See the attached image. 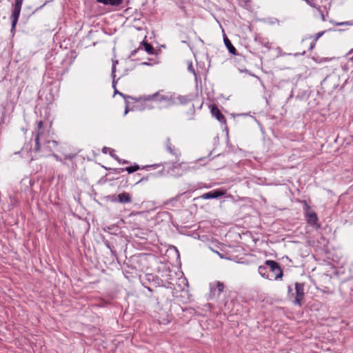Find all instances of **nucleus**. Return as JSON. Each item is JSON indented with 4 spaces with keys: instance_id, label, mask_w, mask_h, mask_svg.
<instances>
[{
    "instance_id": "37",
    "label": "nucleus",
    "mask_w": 353,
    "mask_h": 353,
    "mask_svg": "<svg viewBox=\"0 0 353 353\" xmlns=\"http://www.w3.org/2000/svg\"><path fill=\"white\" fill-rule=\"evenodd\" d=\"M318 11L319 12L320 14H321V19L322 21H325V15L323 14V12L321 10V8H318Z\"/></svg>"
},
{
    "instance_id": "52",
    "label": "nucleus",
    "mask_w": 353,
    "mask_h": 353,
    "mask_svg": "<svg viewBox=\"0 0 353 353\" xmlns=\"http://www.w3.org/2000/svg\"><path fill=\"white\" fill-rule=\"evenodd\" d=\"M136 176H137L138 177H140L141 176V174L139 173L137 174Z\"/></svg>"
},
{
    "instance_id": "10",
    "label": "nucleus",
    "mask_w": 353,
    "mask_h": 353,
    "mask_svg": "<svg viewBox=\"0 0 353 353\" xmlns=\"http://www.w3.org/2000/svg\"><path fill=\"white\" fill-rule=\"evenodd\" d=\"M140 46H143L144 50L149 54H154L156 53V50L154 47L148 41H143L141 42ZM139 51H143V48H141V46L132 50L130 53V57L135 56V54Z\"/></svg>"
},
{
    "instance_id": "43",
    "label": "nucleus",
    "mask_w": 353,
    "mask_h": 353,
    "mask_svg": "<svg viewBox=\"0 0 353 353\" xmlns=\"http://www.w3.org/2000/svg\"><path fill=\"white\" fill-rule=\"evenodd\" d=\"M172 145V143L170 142V139L168 137L166 140V143H165V146H166V149Z\"/></svg>"
},
{
    "instance_id": "31",
    "label": "nucleus",
    "mask_w": 353,
    "mask_h": 353,
    "mask_svg": "<svg viewBox=\"0 0 353 353\" xmlns=\"http://www.w3.org/2000/svg\"><path fill=\"white\" fill-rule=\"evenodd\" d=\"M117 63H118V61L117 60L114 61L113 63H112V73H111V76H112V79H115V77H116V74H115V72H116V65Z\"/></svg>"
},
{
    "instance_id": "33",
    "label": "nucleus",
    "mask_w": 353,
    "mask_h": 353,
    "mask_svg": "<svg viewBox=\"0 0 353 353\" xmlns=\"http://www.w3.org/2000/svg\"><path fill=\"white\" fill-rule=\"evenodd\" d=\"M336 26H353L352 21L334 22Z\"/></svg>"
},
{
    "instance_id": "39",
    "label": "nucleus",
    "mask_w": 353,
    "mask_h": 353,
    "mask_svg": "<svg viewBox=\"0 0 353 353\" xmlns=\"http://www.w3.org/2000/svg\"><path fill=\"white\" fill-rule=\"evenodd\" d=\"M145 108L144 106H141V107H139V105H134L133 108H132V110H143L145 109Z\"/></svg>"
},
{
    "instance_id": "51",
    "label": "nucleus",
    "mask_w": 353,
    "mask_h": 353,
    "mask_svg": "<svg viewBox=\"0 0 353 353\" xmlns=\"http://www.w3.org/2000/svg\"><path fill=\"white\" fill-rule=\"evenodd\" d=\"M305 51L303 50L302 52L299 53V54H305Z\"/></svg>"
},
{
    "instance_id": "46",
    "label": "nucleus",
    "mask_w": 353,
    "mask_h": 353,
    "mask_svg": "<svg viewBox=\"0 0 353 353\" xmlns=\"http://www.w3.org/2000/svg\"><path fill=\"white\" fill-rule=\"evenodd\" d=\"M116 83H117V82L115 81V79H112V87H113L114 90H115V89H117L116 88Z\"/></svg>"
},
{
    "instance_id": "18",
    "label": "nucleus",
    "mask_w": 353,
    "mask_h": 353,
    "mask_svg": "<svg viewBox=\"0 0 353 353\" xmlns=\"http://www.w3.org/2000/svg\"><path fill=\"white\" fill-rule=\"evenodd\" d=\"M256 43L260 44L261 46L267 48L268 50L271 48V44L268 41V39L263 38L261 36H256L254 39Z\"/></svg>"
},
{
    "instance_id": "3",
    "label": "nucleus",
    "mask_w": 353,
    "mask_h": 353,
    "mask_svg": "<svg viewBox=\"0 0 353 353\" xmlns=\"http://www.w3.org/2000/svg\"><path fill=\"white\" fill-rule=\"evenodd\" d=\"M174 93L164 92L163 90H159L153 94L144 95L139 97L141 101L154 100L159 103H163L166 106L174 105Z\"/></svg>"
},
{
    "instance_id": "26",
    "label": "nucleus",
    "mask_w": 353,
    "mask_h": 353,
    "mask_svg": "<svg viewBox=\"0 0 353 353\" xmlns=\"http://www.w3.org/2000/svg\"><path fill=\"white\" fill-rule=\"evenodd\" d=\"M332 80V77L330 76H327L321 83V85L323 89L327 88V83Z\"/></svg>"
},
{
    "instance_id": "8",
    "label": "nucleus",
    "mask_w": 353,
    "mask_h": 353,
    "mask_svg": "<svg viewBox=\"0 0 353 353\" xmlns=\"http://www.w3.org/2000/svg\"><path fill=\"white\" fill-rule=\"evenodd\" d=\"M227 194V190L224 188H217L201 194L199 199H218L224 196Z\"/></svg>"
},
{
    "instance_id": "24",
    "label": "nucleus",
    "mask_w": 353,
    "mask_h": 353,
    "mask_svg": "<svg viewBox=\"0 0 353 353\" xmlns=\"http://www.w3.org/2000/svg\"><path fill=\"white\" fill-rule=\"evenodd\" d=\"M103 168L106 170H110V173H114V174H119L125 171L124 168H108L106 167H103Z\"/></svg>"
},
{
    "instance_id": "35",
    "label": "nucleus",
    "mask_w": 353,
    "mask_h": 353,
    "mask_svg": "<svg viewBox=\"0 0 353 353\" xmlns=\"http://www.w3.org/2000/svg\"><path fill=\"white\" fill-rule=\"evenodd\" d=\"M153 175L152 174H150L149 175H148L147 176H142V177H140L139 179V180L137 181V182L136 183H140V182H142V181H148L149 177L150 176H152Z\"/></svg>"
},
{
    "instance_id": "4",
    "label": "nucleus",
    "mask_w": 353,
    "mask_h": 353,
    "mask_svg": "<svg viewBox=\"0 0 353 353\" xmlns=\"http://www.w3.org/2000/svg\"><path fill=\"white\" fill-rule=\"evenodd\" d=\"M303 204L304 214L307 223L315 229L321 228L316 213L311 208L305 200L301 201Z\"/></svg>"
},
{
    "instance_id": "1",
    "label": "nucleus",
    "mask_w": 353,
    "mask_h": 353,
    "mask_svg": "<svg viewBox=\"0 0 353 353\" xmlns=\"http://www.w3.org/2000/svg\"><path fill=\"white\" fill-rule=\"evenodd\" d=\"M148 290L153 292L149 297V302L154 312L156 313L155 318L160 324H168L172 318L170 314L172 292L165 288H159L154 290L148 288Z\"/></svg>"
},
{
    "instance_id": "30",
    "label": "nucleus",
    "mask_w": 353,
    "mask_h": 353,
    "mask_svg": "<svg viewBox=\"0 0 353 353\" xmlns=\"http://www.w3.org/2000/svg\"><path fill=\"white\" fill-rule=\"evenodd\" d=\"M308 5H310L311 7L318 9L319 6H318V4L316 3V0H304Z\"/></svg>"
},
{
    "instance_id": "22",
    "label": "nucleus",
    "mask_w": 353,
    "mask_h": 353,
    "mask_svg": "<svg viewBox=\"0 0 353 353\" xmlns=\"http://www.w3.org/2000/svg\"><path fill=\"white\" fill-rule=\"evenodd\" d=\"M140 169V167L137 164H134L133 165L128 166L126 168H124V170L127 171L128 174L133 173Z\"/></svg>"
},
{
    "instance_id": "27",
    "label": "nucleus",
    "mask_w": 353,
    "mask_h": 353,
    "mask_svg": "<svg viewBox=\"0 0 353 353\" xmlns=\"http://www.w3.org/2000/svg\"><path fill=\"white\" fill-rule=\"evenodd\" d=\"M167 150L172 154L174 155V156H178L179 154V150L177 149H175L174 147H172V145H170L169 146L168 148H167Z\"/></svg>"
},
{
    "instance_id": "5",
    "label": "nucleus",
    "mask_w": 353,
    "mask_h": 353,
    "mask_svg": "<svg viewBox=\"0 0 353 353\" xmlns=\"http://www.w3.org/2000/svg\"><path fill=\"white\" fill-rule=\"evenodd\" d=\"M295 294L292 292V289L291 286L288 287V294H291L292 298H294L292 302L294 305H297L299 306L302 305L303 301L304 299V283H295ZM292 299V297H290Z\"/></svg>"
},
{
    "instance_id": "16",
    "label": "nucleus",
    "mask_w": 353,
    "mask_h": 353,
    "mask_svg": "<svg viewBox=\"0 0 353 353\" xmlns=\"http://www.w3.org/2000/svg\"><path fill=\"white\" fill-rule=\"evenodd\" d=\"M124 0H97V2L102 3L105 6H111L119 7L123 4Z\"/></svg>"
},
{
    "instance_id": "38",
    "label": "nucleus",
    "mask_w": 353,
    "mask_h": 353,
    "mask_svg": "<svg viewBox=\"0 0 353 353\" xmlns=\"http://www.w3.org/2000/svg\"><path fill=\"white\" fill-rule=\"evenodd\" d=\"M70 56L71 59H74L77 57V52L74 50H71L70 52Z\"/></svg>"
},
{
    "instance_id": "45",
    "label": "nucleus",
    "mask_w": 353,
    "mask_h": 353,
    "mask_svg": "<svg viewBox=\"0 0 353 353\" xmlns=\"http://www.w3.org/2000/svg\"><path fill=\"white\" fill-rule=\"evenodd\" d=\"M75 156H76L75 154L65 155V159H70V160H72L73 158H74V157H75Z\"/></svg>"
},
{
    "instance_id": "53",
    "label": "nucleus",
    "mask_w": 353,
    "mask_h": 353,
    "mask_svg": "<svg viewBox=\"0 0 353 353\" xmlns=\"http://www.w3.org/2000/svg\"><path fill=\"white\" fill-rule=\"evenodd\" d=\"M182 42L185 43H188L187 41H185V40H183Z\"/></svg>"
},
{
    "instance_id": "29",
    "label": "nucleus",
    "mask_w": 353,
    "mask_h": 353,
    "mask_svg": "<svg viewBox=\"0 0 353 353\" xmlns=\"http://www.w3.org/2000/svg\"><path fill=\"white\" fill-rule=\"evenodd\" d=\"M107 201H109L112 203L118 202V195L112 194V195H108L105 197Z\"/></svg>"
},
{
    "instance_id": "48",
    "label": "nucleus",
    "mask_w": 353,
    "mask_h": 353,
    "mask_svg": "<svg viewBox=\"0 0 353 353\" xmlns=\"http://www.w3.org/2000/svg\"><path fill=\"white\" fill-rule=\"evenodd\" d=\"M346 283L349 284V285L353 284V280H349V281H347Z\"/></svg>"
},
{
    "instance_id": "12",
    "label": "nucleus",
    "mask_w": 353,
    "mask_h": 353,
    "mask_svg": "<svg viewBox=\"0 0 353 353\" xmlns=\"http://www.w3.org/2000/svg\"><path fill=\"white\" fill-rule=\"evenodd\" d=\"M212 115L215 117L221 123L226 125V119L216 105H212L210 108Z\"/></svg>"
},
{
    "instance_id": "9",
    "label": "nucleus",
    "mask_w": 353,
    "mask_h": 353,
    "mask_svg": "<svg viewBox=\"0 0 353 353\" xmlns=\"http://www.w3.org/2000/svg\"><path fill=\"white\" fill-rule=\"evenodd\" d=\"M325 32V31L324 30L322 32H319L314 35L308 36L302 39L301 43L303 45H306L308 41H310L309 45H308V50H312L316 46V43L317 40L321 37H322Z\"/></svg>"
},
{
    "instance_id": "19",
    "label": "nucleus",
    "mask_w": 353,
    "mask_h": 353,
    "mask_svg": "<svg viewBox=\"0 0 353 353\" xmlns=\"http://www.w3.org/2000/svg\"><path fill=\"white\" fill-rule=\"evenodd\" d=\"M102 152L104 154L108 153L110 157H112L117 161H120L119 157L115 154V150L114 149L105 146L102 149Z\"/></svg>"
},
{
    "instance_id": "25",
    "label": "nucleus",
    "mask_w": 353,
    "mask_h": 353,
    "mask_svg": "<svg viewBox=\"0 0 353 353\" xmlns=\"http://www.w3.org/2000/svg\"><path fill=\"white\" fill-rule=\"evenodd\" d=\"M36 133H40L41 136L43 134V122L42 121H39L38 122L37 130Z\"/></svg>"
},
{
    "instance_id": "50",
    "label": "nucleus",
    "mask_w": 353,
    "mask_h": 353,
    "mask_svg": "<svg viewBox=\"0 0 353 353\" xmlns=\"http://www.w3.org/2000/svg\"><path fill=\"white\" fill-rule=\"evenodd\" d=\"M46 4V3H45L43 5L41 6L39 8H38L36 10H38L39 9H41V8H43L45 5Z\"/></svg>"
},
{
    "instance_id": "40",
    "label": "nucleus",
    "mask_w": 353,
    "mask_h": 353,
    "mask_svg": "<svg viewBox=\"0 0 353 353\" xmlns=\"http://www.w3.org/2000/svg\"><path fill=\"white\" fill-rule=\"evenodd\" d=\"M53 157L57 160L60 161L63 164L66 165V163L64 162L60 157H59L57 154H53Z\"/></svg>"
},
{
    "instance_id": "17",
    "label": "nucleus",
    "mask_w": 353,
    "mask_h": 353,
    "mask_svg": "<svg viewBox=\"0 0 353 353\" xmlns=\"http://www.w3.org/2000/svg\"><path fill=\"white\" fill-rule=\"evenodd\" d=\"M259 274L263 278L268 279L269 280H272V278L269 273L268 265L264 263V265H261L259 267L258 269Z\"/></svg>"
},
{
    "instance_id": "7",
    "label": "nucleus",
    "mask_w": 353,
    "mask_h": 353,
    "mask_svg": "<svg viewBox=\"0 0 353 353\" xmlns=\"http://www.w3.org/2000/svg\"><path fill=\"white\" fill-rule=\"evenodd\" d=\"M224 288L225 285L223 282L215 281L210 283L209 298L210 299H215L217 296H219L221 292H223Z\"/></svg>"
},
{
    "instance_id": "34",
    "label": "nucleus",
    "mask_w": 353,
    "mask_h": 353,
    "mask_svg": "<svg viewBox=\"0 0 353 353\" xmlns=\"http://www.w3.org/2000/svg\"><path fill=\"white\" fill-rule=\"evenodd\" d=\"M23 0H15L14 7L21 8Z\"/></svg>"
},
{
    "instance_id": "47",
    "label": "nucleus",
    "mask_w": 353,
    "mask_h": 353,
    "mask_svg": "<svg viewBox=\"0 0 353 353\" xmlns=\"http://www.w3.org/2000/svg\"><path fill=\"white\" fill-rule=\"evenodd\" d=\"M352 53H353V48L348 52V53L347 54V57H348L350 54H351Z\"/></svg>"
},
{
    "instance_id": "21",
    "label": "nucleus",
    "mask_w": 353,
    "mask_h": 353,
    "mask_svg": "<svg viewBox=\"0 0 353 353\" xmlns=\"http://www.w3.org/2000/svg\"><path fill=\"white\" fill-rule=\"evenodd\" d=\"M145 277L149 282H153L155 284H159L160 279L159 278L158 276L154 275L153 274L150 273H146Z\"/></svg>"
},
{
    "instance_id": "42",
    "label": "nucleus",
    "mask_w": 353,
    "mask_h": 353,
    "mask_svg": "<svg viewBox=\"0 0 353 353\" xmlns=\"http://www.w3.org/2000/svg\"><path fill=\"white\" fill-rule=\"evenodd\" d=\"M119 161H117L118 163H119L120 164H128L130 162L127 160H125V159H121L119 158Z\"/></svg>"
},
{
    "instance_id": "6",
    "label": "nucleus",
    "mask_w": 353,
    "mask_h": 353,
    "mask_svg": "<svg viewBox=\"0 0 353 353\" xmlns=\"http://www.w3.org/2000/svg\"><path fill=\"white\" fill-rule=\"evenodd\" d=\"M265 264L268 265V270L272 280H281L283 276V272L280 264L273 260H267Z\"/></svg>"
},
{
    "instance_id": "36",
    "label": "nucleus",
    "mask_w": 353,
    "mask_h": 353,
    "mask_svg": "<svg viewBox=\"0 0 353 353\" xmlns=\"http://www.w3.org/2000/svg\"><path fill=\"white\" fill-rule=\"evenodd\" d=\"M188 71H189V72H192L194 75H196V72H195V70H194V68H193V66H192V63H190L189 64V65H188Z\"/></svg>"
},
{
    "instance_id": "23",
    "label": "nucleus",
    "mask_w": 353,
    "mask_h": 353,
    "mask_svg": "<svg viewBox=\"0 0 353 353\" xmlns=\"http://www.w3.org/2000/svg\"><path fill=\"white\" fill-rule=\"evenodd\" d=\"M40 137H41L40 133H36L35 145H34V150L35 152H39L41 150V144L39 142Z\"/></svg>"
},
{
    "instance_id": "20",
    "label": "nucleus",
    "mask_w": 353,
    "mask_h": 353,
    "mask_svg": "<svg viewBox=\"0 0 353 353\" xmlns=\"http://www.w3.org/2000/svg\"><path fill=\"white\" fill-rule=\"evenodd\" d=\"M114 94H119V95L121 96L124 99L125 101H126V100H128V99L134 100L137 103L141 101V100H139V98H136V97H133L130 95L124 94L123 93L118 91L117 89H115V90H114Z\"/></svg>"
},
{
    "instance_id": "13",
    "label": "nucleus",
    "mask_w": 353,
    "mask_h": 353,
    "mask_svg": "<svg viewBox=\"0 0 353 353\" xmlns=\"http://www.w3.org/2000/svg\"><path fill=\"white\" fill-rule=\"evenodd\" d=\"M174 105H186L192 101L190 95H176L174 93Z\"/></svg>"
},
{
    "instance_id": "44",
    "label": "nucleus",
    "mask_w": 353,
    "mask_h": 353,
    "mask_svg": "<svg viewBox=\"0 0 353 353\" xmlns=\"http://www.w3.org/2000/svg\"><path fill=\"white\" fill-rule=\"evenodd\" d=\"M159 165H146V166L143 167V168L148 170L150 168H156V167H159Z\"/></svg>"
},
{
    "instance_id": "11",
    "label": "nucleus",
    "mask_w": 353,
    "mask_h": 353,
    "mask_svg": "<svg viewBox=\"0 0 353 353\" xmlns=\"http://www.w3.org/2000/svg\"><path fill=\"white\" fill-rule=\"evenodd\" d=\"M21 10V8H20L13 6V9L12 10V14L10 16V19H11V22H12L10 31L13 34L15 32V30H16V26H17L18 20H19V18L20 16Z\"/></svg>"
},
{
    "instance_id": "2",
    "label": "nucleus",
    "mask_w": 353,
    "mask_h": 353,
    "mask_svg": "<svg viewBox=\"0 0 353 353\" xmlns=\"http://www.w3.org/2000/svg\"><path fill=\"white\" fill-rule=\"evenodd\" d=\"M154 261L153 256L145 253L132 255L125 261L126 266L138 272H147L152 268V262Z\"/></svg>"
},
{
    "instance_id": "14",
    "label": "nucleus",
    "mask_w": 353,
    "mask_h": 353,
    "mask_svg": "<svg viewBox=\"0 0 353 353\" xmlns=\"http://www.w3.org/2000/svg\"><path fill=\"white\" fill-rule=\"evenodd\" d=\"M223 41H224L225 47L227 48L228 52L230 54H232L233 55L238 54L236 48H234V46L232 45V42L230 41V40L228 38V37L225 34H224V36H223Z\"/></svg>"
},
{
    "instance_id": "49",
    "label": "nucleus",
    "mask_w": 353,
    "mask_h": 353,
    "mask_svg": "<svg viewBox=\"0 0 353 353\" xmlns=\"http://www.w3.org/2000/svg\"><path fill=\"white\" fill-rule=\"evenodd\" d=\"M141 64H142V65H150V64L149 63H148V62H143Z\"/></svg>"
},
{
    "instance_id": "28",
    "label": "nucleus",
    "mask_w": 353,
    "mask_h": 353,
    "mask_svg": "<svg viewBox=\"0 0 353 353\" xmlns=\"http://www.w3.org/2000/svg\"><path fill=\"white\" fill-rule=\"evenodd\" d=\"M104 243L106 245V247L110 249L112 254H116V250H114V245H112L109 241H105Z\"/></svg>"
},
{
    "instance_id": "41",
    "label": "nucleus",
    "mask_w": 353,
    "mask_h": 353,
    "mask_svg": "<svg viewBox=\"0 0 353 353\" xmlns=\"http://www.w3.org/2000/svg\"><path fill=\"white\" fill-rule=\"evenodd\" d=\"M125 102V111H124V114H126L128 112H129V108H128V103L129 102L128 101V100H126Z\"/></svg>"
},
{
    "instance_id": "32",
    "label": "nucleus",
    "mask_w": 353,
    "mask_h": 353,
    "mask_svg": "<svg viewBox=\"0 0 353 353\" xmlns=\"http://www.w3.org/2000/svg\"><path fill=\"white\" fill-rule=\"evenodd\" d=\"M47 147L51 148H57L58 146V142L56 141H48L46 142Z\"/></svg>"
},
{
    "instance_id": "15",
    "label": "nucleus",
    "mask_w": 353,
    "mask_h": 353,
    "mask_svg": "<svg viewBox=\"0 0 353 353\" xmlns=\"http://www.w3.org/2000/svg\"><path fill=\"white\" fill-rule=\"evenodd\" d=\"M118 202L123 204L131 203L132 196L130 193L123 192L118 194Z\"/></svg>"
}]
</instances>
